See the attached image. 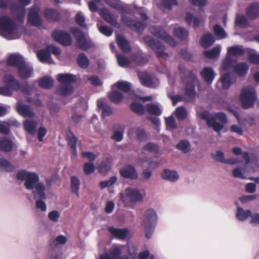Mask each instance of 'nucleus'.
<instances>
[{"label": "nucleus", "mask_w": 259, "mask_h": 259, "mask_svg": "<svg viewBox=\"0 0 259 259\" xmlns=\"http://www.w3.org/2000/svg\"><path fill=\"white\" fill-rule=\"evenodd\" d=\"M16 178L24 181L26 189L31 190L34 196L45 198V186L42 183L39 182V177L36 173L22 170L18 172Z\"/></svg>", "instance_id": "1"}, {"label": "nucleus", "mask_w": 259, "mask_h": 259, "mask_svg": "<svg viewBox=\"0 0 259 259\" xmlns=\"http://www.w3.org/2000/svg\"><path fill=\"white\" fill-rule=\"evenodd\" d=\"M3 81L6 85L5 87H0V95L5 96H11L13 91H21L25 94H30L35 90L33 84H28L27 83L21 84L12 75L6 74L4 76Z\"/></svg>", "instance_id": "2"}, {"label": "nucleus", "mask_w": 259, "mask_h": 259, "mask_svg": "<svg viewBox=\"0 0 259 259\" xmlns=\"http://www.w3.org/2000/svg\"><path fill=\"white\" fill-rule=\"evenodd\" d=\"M0 35L8 40L19 38L21 35V26L9 16L0 13Z\"/></svg>", "instance_id": "3"}, {"label": "nucleus", "mask_w": 259, "mask_h": 259, "mask_svg": "<svg viewBox=\"0 0 259 259\" xmlns=\"http://www.w3.org/2000/svg\"><path fill=\"white\" fill-rule=\"evenodd\" d=\"M182 81L186 83L185 99L187 101H191L195 97L196 92L195 86L200 87L199 81L195 74L191 71L187 70L183 65L179 66Z\"/></svg>", "instance_id": "4"}, {"label": "nucleus", "mask_w": 259, "mask_h": 259, "mask_svg": "<svg viewBox=\"0 0 259 259\" xmlns=\"http://www.w3.org/2000/svg\"><path fill=\"white\" fill-rule=\"evenodd\" d=\"M200 116L206 121L208 126L217 132H220L224 127L223 124L228 122L226 115L223 112L211 114L204 111L200 114Z\"/></svg>", "instance_id": "5"}, {"label": "nucleus", "mask_w": 259, "mask_h": 259, "mask_svg": "<svg viewBox=\"0 0 259 259\" xmlns=\"http://www.w3.org/2000/svg\"><path fill=\"white\" fill-rule=\"evenodd\" d=\"M57 79L61 84L57 89L56 93L63 96L71 94L73 91L71 83L76 81V76L71 74H59Z\"/></svg>", "instance_id": "6"}, {"label": "nucleus", "mask_w": 259, "mask_h": 259, "mask_svg": "<svg viewBox=\"0 0 259 259\" xmlns=\"http://www.w3.org/2000/svg\"><path fill=\"white\" fill-rule=\"evenodd\" d=\"M118 11L122 12L121 16V20L125 25L130 27L132 29L138 31V32H142L146 27V24L134 20L132 18L126 16L125 14H132V11L128 8L127 5L121 4V9L118 10Z\"/></svg>", "instance_id": "7"}, {"label": "nucleus", "mask_w": 259, "mask_h": 259, "mask_svg": "<svg viewBox=\"0 0 259 259\" xmlns=\"http://www.w3.org/2000/svg\"><path fill=\"white\" fill-rule=\"evenodd\" d=\"M240 101L244 108H249L259 102L254 88L252 86H246L241 90Z\"/></svg>", "instance_id": "8"}, {"label": "nucleus", "mask_w": 259, "mask_h": 259, "mask_svg": "<svg viewBox=\"0 0 259 259\" xmlns=\"http://www.w3.org/2000/svg\"><path fill=\"white\" fill-rule=\"evenodd\" d=\"M143 40L159 58L166 59L168 57V54L165 52V47L162 42L155 40L149 35L145 36L143 37Z\"/></svg>", "instance_id": "9"}, {"label": "nucleus", "mask_w": 259, "mask_h": 259, "mask_svg": "<svg viewBox=\"0 0 259 259\" xmlns=\"http://www.w3.org/2000/svg\"><path fill=\"white\" fill-rule=\"evenodd\" d=\"M70 31L75 37L78 46L81 50L85 51L93 46V44L91 39L89 38H87L83 32L78 27H71Z\"/></svg>", "instance_id": "10"}, {"label": "nucleus", "mask_w": 259, "mask_h": 259, "mask_svg": "<svg viewBox=\"0 0 259 259\" xmlns=\"http://www.w3.org/2000/svg\"><path fill=\"white\" fill-rule=\"evenodd\" d=\"M150 33L156 37L161 38L171 46H175L177 42L161 27L152 26L149 28Z\"/></svg>", "instance_id": "11"}, {"label": "nucleus", "mask_w": 259, "mask_h": 259, "mask_svg": "<svg viewBox=\"0 0 259 259\" xmlns=\"http://www.w3.org/2000/svg\"><path fill=\"white\" fill-rule=\"evenodd\" d=\"M18 1L19 3V5L16 4H11L10 10L16 18L21 21L24 18L25 7L30 4L31 0H18Z\"/></svg>", "instance_id": "12"}, {"label": "nucleus", "mask_w": 259, "mask_h": 259, "mask_svg": "<svg viewBox=\"0 0 259 259\" xmlns=\"http://www.w3.org/2000/svg\"><path fill=\"white\" fill-rule=\"evenodd\" d=\"M54 40L63 46H69L72 42V38L70 34L63 30H55L52 34Z\"/></svg>", "instance_id": "13"}, {"label": "nucleus", "mask_w": 259, "mask_h": 259, "mask_svg": "<svg viewBox=\"0 0 259 259\" xmlns=\"http://www.w3.org/2000/svg\"><path fill=\"white\" fill-rule=\"evenodd\" d=\"M138 76L142 84L146 87L155 88L159 84L158 79L153 80L151 76L146 72H139Z\"/></svg>", "instance_id": "14"}, {"label": "nucleus", "mask_w": 259, "mask_h": 259, "mask_svg": "<svg viewBox=\"0 0 259 259\" xmlns=\"http://www.w3.org/2000/svg\"><path fill=\"white\" fill-rule=\"evenodd\" d=\"M235 81L236 79L233 76L232 74L230 72H227L222 75L216 84V86L219 89L227 90Z\"/></svg>", "instance_id": "15"}, {"label": "nucleus", "mask_w": 259, "mask_h": 259, "mask_svg": "<svg viewBox=\"0 0 259 259\" xmlns=\"http://www.w3.org/2000/svg\"><path fill=\"white\" fill-rule=\"evenodd\" d=\"M125 194L132 203H136L142 201L144 196L141 191L132 188L126 189Z\"/></svg>", "instance_id": "16"}, {"label": "nucleus", "mask_w": 259, "mask_h": 259, "mask_svg": "<svg viewBox=\"0 0 259 259\" xmlns=\"http://www.w3.org/2000/svg\"><path fill=\"white\" fill-rule=\"evenodd\" d=\"M100 14L101 17L108 23L112 26L119 28L120 24L118 23L117 18H115L110 13L109 10L107 8H102L100 10Z\"/></svg>", "instance_id": "17"}, {"label": "nucleus", "mask_w": 259, "mask_h": 259, "mask_svg": "<svg viewBox=\"0 0 259 259\" xmlns=\"http://www.w3.org/2000/svg\"><path fill=\"white\" fill-rule=\"evenodd\" d=\"M127 135L130 138H136L141 141L144 140L147 137V134L144 129L139 126L130 127L128 131Z\"/></svg>", "instance_id": "18"}, {"label": "nucleus", "mask_w": 259, "mask_h": 259, "mask_svg": "<svg viewBox=\"0 0 259 259\" xmlns=\"http://www.w3.org/2000/svg\"><path fill=\"white\" fill-rule=\"evenodd\" d=\"M19 76L23 79H27L32 76L33 69L32 66L25 61L18 68Z\"/></svg>", "instance_id": "19"}, {"label": "nucleus", "mask_w": 259, "mask_h": 259, "mask_svg": "<svg viewBox=\"0 0 259 259\" xmlns=\"http://www.w3.org/2000/svg\"><path fill=\"white\" fill-rule=\"evenodd\" d=\"M29 22L34 26H39L42 24V21L38 15V9L32 7L30 9L28 15Z\"/></svg>", "instance_id": "20"}, {"label": "nucleus", "mask_w": 259, "mask_h": 259, "mask_svg": "<svg viewBox=\"0 0 259 259\" xmlns=\"http://www.w3.org/2000/svg\"><path fill=\"white\" fill-rule=\"evenodd\" d=\"M121 176L126 179L131 180L136 179L138 174L135 167L131 165H127L120 170Z\"/></svg>", "instance_id": "21"}, {"label": "nucleus", "mask_w": 259, "mask_h": 259, "mask_svg": "<svg viewBox=\"0 0 259 259\" xmlns=\"http://www.w3.org/2000/svg\"><path fill=\"white\" fill-rule=\"evenodd\" d=\"M14 144L11 138L7 136L0 137V151L10 152L12 150Z\"/></svg>", "instance_id": "22"}, {"label": "nucleus", "mask_w": 259, "mask_h": 259, "mask_svg": "<svg viewBox=\"0 0 259 259\" xmlns=\"http://www.w3.org/2000/svg\"><path fill=\"white\" fill-rule=\"evenodd\" d=\"M157 218L156 211L153 208H148L144 212L143 223L156 224Z\"/></svg>", "instance_id": "23"}, {"label": "nucleus", "mask_w": 259, "mask_h": 259, "mask_svg": "<svg viewBox=\"0 0 259 259\" xmlns=\"http://www.w3.org/2000/svg\"><path fill=\"white\" fill-rule=\"evenodd\" d=\"M246 14L252 20L259 17V3H254L250 4L246 10Z\"/></svg>", "instance_id": "24"}, {"label": "nucleus", "mask_w": 259, "mask_h": 259, "mask_svg": "<svg viewBox=\"0 0 259 259\" xmlns=\"http://www.w3.org/2000/svg\"><path fill=\"white\" fill-rule=\"evenodd\" d=\"M246 49L243 46L236 45L228 48L227 55L231 57L242 56L246 52Z\"/></svg>", "instance_id": "25"}, {"label": "nucleus", "mask_w": 259, "mask_h": 259, "mask_svg": "<svg viewBox=\"0 0 259 259\" xmlns=\"http://www.w3.org/2000/svg\"><path fill=\"white\" fill-rule=\"evenodd\" d=\"M25 62L23 57L19 54H12L9 56L7 63L9 65L13 66L17 69Z\"/></svg>", "instance_id": "26"}, {"label": "nucleus", "mask_w": 259, "mask_h": 259, "mask_svg": "<svg viewBox=\"0 0 259 259\" xmlns=\"http://www.w3.org/2000/svg\"><path fill=\"white\" fill-rule=\"evenodd\" d=\"M17 110L18 112L24 117H31L34 115L32 108L25 104L19 103L17 105Z\"/></svg>", "instance_id": "27"}, {"label": "nucleus", "mask_w": 259, "mask_h": 259, "mask_svg": "<svg viewBox=\"0 0 259 259\" xmlns=\"http://www.w3.org/2000/svg\"><path fill=\"white\" fill-rule=\"evenodd\" d=\"M185 21L190 25H192L196 28L201 25L202 22V19L201 16L193 15L191 13H187L185 16Z\"/></svg>", "instance_id": "28"}, {"label": "nucleus", "mask_w": 259, "mask_h": 259, "mask_svg": "<svg viewBox=\"0 0 259 259\" xmlns=\"http://www.w3.org/2000/svg\"><path fill=\"white\" fill-rule=\"evenodd\" d=\"M125 126L120 124H117L114 128L113 134L111 138L116 142H120L123 140Z\"/></svg>", "instance_id": "29"}, {"label": "nucleus", "mask_w": 259, "mask_h": 259, "mask_svg": "<svg viewBox=\"0 0 259 259\" xmlns=\"http://www.w3.org/2000/svg\"><path fill=\"white\" fill-rule=\"evenodd\" d=\"M161 177L165 180L175 182L179 180V175L176 170L165 169L161 173Z\"/></svg>", "instance_id": "30"}, {"label": "nucleus", "mask_w": 259, "mask_h": 259, "mask_svg": "<svg viewBox=\"0 0 259 259\" xmlns=\"http://www.w3.org/2000/svg\"><path fill=\"white\" fill-rule=\"evenodd\" d=\"M37 56L40 62L44 63L52 64V59L50 51L48 50H40L37 53Z\"/></svg>", "instance_id": "31"}, {"label": "nucleus", "mask_w": 259, "mask_h": 259, "mask_svg": "<svg viewBox=\"0 0 259 259\" xmlns=\"http://www.w3.org/2000/svg\"><path fill=\"white\" fill-rule=\"evenodd\" d=\"M67 241V238L65 236L63 235H59L55 238L52 239L50 240V248L58 249L65 244Z\"/></svg>", "instance_id": "32"}, {"label": "nucleus", "mask_w": 259, "mask_h": 259, "mask_svg": "<svg viewBox=\"0 0 259 259\" xmlns=\"http://www.w3.org/2000/svg\"><path fill=\"white\" fill-rule=\"evenodd\" d=\"M108 230L112 235L119 239H125L128 234V231L126 229H118L109 227Z\"/></svg>", "instance_id": "33"}, {"label": "nucleus", "mask_w": 259, "mask_h": 259, "mask_svg": "<svg viewBox=\"0 0 259 259\" xmlns=\"http://www.w3.org/2000/svg\"><path fill=\"white\" fill-rule=\"evenodd\" d=\"M200 73L205 81L208 84L212 83L215 76L214 70L210 67H205Z\"/></svg>", "instance_id": "34"}, {"label": "nucleus", "mask_w": 259, "mask_h": 259, "mask_svg": "<svg viewBox=\"0 0 259 259\" xmlns=\"http://www.w3.org/2000/svg\"><path fill=\"white\" fill-rule=\"evenodd\" d=\"M116 40L118 45L124 52L128 53L131 51V48L129 42L124 37L118 34L116 36Z\"/></svg>", "instance_id": "35"}, {"label": "nucleus", "mask_w": 259, "mask_h": 259, "mask_svg": "<svg viewBox=\"0 0 259 259\" xmlns=\"http://www.w3.org/2000/svg\"><path fill=\"white\" fill-rule=\"evenodd\" d=\"M97 105L99 109L102 111V116L104 118L112 114V109L109 105L104 103L103 99H99L98 100Z\"/></svg>", "instance_id": "36"}, {"label": "nucleus", "mask_w": 259, "mask_h": 259, "mask_svg": "<svg viewBox=\"0 0 259 259\" xmlns=\"http://www.w3.org/2000/svg\"><path fill=\"white\" fill-rule=\"evenodd\" d=\"M249 66L245 63H239L233 66L234 71L239 76H245L248 70Z\"/></svg>", "instance_id": "37"}, {"label": "nucleus", "mask_w": 259, "mask_h": 259, "mask_svg": "<svg viewBox=\"0 0 259 259\" xmlns=\"http://www.w3.org/2000/svg\"><path fill=\"white\" fill-rule=\"evenodd\" d=\"M38 84L43 89H50L54 86V80L50 76H45L38 80Z\"/></svg>", "instance_id": "38"}, {"label": "nucleus", "mask_w": 259, "mask_h": 259, "mask_svg": "<svg viewBox=\"0 0 259 259\" xmlns=\"http://www.w3.org/2000/svg\"><path fill=\"white\" fill-rule=\"evenodd\" d=\"M215 40L214 37L212 34L207 33L201 38L200 44L204 48H207L213 45Z\"/></svg>", "instance_id": "39"}, {"label": "nucleus", "mask_w": 259, "mask_h": 259, "mask_svg": "<svg viewBox=\"0 0 259 259\" xmlns=\"http://www.w3.org/2000/svg\"><path fill=\"white\" fill-rule=\"evenodd\" d=\"M221 50V46L217 45L210 50L204 51V54L209 59H214L220 56Z\"/></svg>", "instance_id": "40"}, {"label": "nucleus", "mask_w": 259, "mask_h": 259, "mask_svg": "<svg viewBox=\"0 0 259 259\" xmlns=\"http://www.w3.org/2000/svg\"><path fill=\"white\" fill-rule=\"evenodd\" d=\"M123 246L119 245H115L111 250V257L112 259H129L128 256L124 255L121 256V250Z\"/></svg>", "instance_id": "41"}, {"label": "nucleus", "mask_w": 259, "mask_h": 259, "mask_svg": "<svg viewBox=\"0 0 259 259\" xmlns=\"http://www.w3.org/2000/svg\"><path fill=\"white\" fill-rule=\"evenodd\" d=\"M116 87L119 90L125 93H128L130 91L132 88V84L128 81L124 80H119L113 85V88Z\"/></svg>", "instance_id": "42"}, {"label": "nucleus", "mask_w": 259, "mask_h": 259, "mask_svg": "<svg viewBox=\"0 0 259 259\" xmlns=\"http://www.w3.org/2000/svg\"><path fill=\"white\" fill-rule=\"evenodd\" d=\"M37 123L32 120H25L24 121V128L30 134L35 133Z\"/></svg>", "instance_id": "43"}, {"label": "nucleus", "mask_w": 259, "mask_h": 259, "mask_svg": "<svg viewBox=\"0 0 259 259\" xmlns=\"http://www.w3.org/2000/svg\"><path fill=\"white\" fill-rule=\"evenodd\" d=\"M146 109L149 113L154 115L159 116L162 113L160 106L157 104H148L146 106Z\"/></svg>", "instance_id": "44"}, {"label": "nucleus", "mask_w": 259, "mask_h": 259, "mask_svg": "<svg viewBox=\"0 0 259 259\" xmlns=\"http://www.w3.org/2000/svg\"><path fill=\"white\" fill-rule=\"evenodd\" d=\"M46 18L50 20L57 21L60 18V15L58 11L53 9H46L44 11Z\"/></svg>", "instance_id": "45"}, {"label": "nucleus", "mask_w": 259, "mask_h": 259, "mask_svg": "<svg viewBox=\"0 0 259 259\" xmlns=\"http://www.w3.org/2000/svg\"><path fill=\"white\" fill-rule=\"evenodd\" d=\"M109 99L111 101L115 103H119L123 100V95L118 91H112L108 94Z\"/></svg>", "instance_id": "46"}, {"label": "nucleus", "mask_w": 259, "mask_h": 259, "mask_svg": "<svg viewBox=\"0 0 259 259\" xmlns=\"http://www.w3.org/2000/svg\"><path fill=\"white\" fill-rule=\"evenodd\" d=\"M251 211L249 210H244L242 208L238 207L237 208V211L236 213V218L239 221H244L246 220L248 217L251 218Z\"/></svg>", "instance_id": "47"}, {"label": "nucleus", "mask_w": 259, "mask_h": 259, "mask_svg": "<svg viewBox=\"0 0 259 259\" xmlns=\"http://www.w3.org/2000/svg\"><path fill=\"white\" fill-rule=\"evenodd\" d=\"M80 181L76 176H72L71 178V189L72 193L75 194L77 196H79V189L80 186Z\"/></svg>", "instance_id": "48"}, {"label": "nucleus", "mask_w": 259, "mask_h": 259, "mask_svg": "<svg viewBox=\"0 0 259 259\" xmlns=\"http://www.w3.org/2000/svg\"><path fill=\"white\" fill-rule=\"evenodd\" d=\"M174 35L181 39H185L189 34L188 30L181 27L176 28L173 32Z\"/></svg>", "instance_id": "49"}, {"label": "nucleus", "mask_w": 259, "mask_h": 259, "mask_svg": "<svg viewBox=\"0 0 259 259\" xmlns=\"http://www.w3.org/2000/svg\"><path fill=\"white\" fill-rule=\"evenodd\" d=\"M177 148L181 150L184 153H187L190 151L191 145L190 142L186 140H181L177 145Z\"/></svg>", "instance_id": "50"}, {"label": "nucleus", "mask_w": 259, "mask_h": 259, "mask_svg": "<svg viewBox=\"0 0 259 259\" xmlns=\"http://www.w3.org/2000/svg\"><path fill=\"white\" fill-rule=\"evenodd\" d=\"M178 4V2L177 0H162V3L158 5V7L161 9L171 10L174 7L177 6Z\"/></svg>", "instance_id": "51"}, {"label": "nucleus", "mask_w": 259, "mask_h": 259, "mask_svg": "<svg viewBox=\"0 0 259 259\" xmlns=\"http://www.w3.org/2000/svg\"><path fill=\"white\" fill-rule=\"evenodd\" d=\"M77 63L81 68L85 69L88 67L90 61L87 56L84 53H81L78 56Z\"/></svg>", "instance_id": "52"}, {"label": "nucleus", "mask_w": 259, "mask_h": 259, "mask_svg": "<svg viewBox=\"0 0 259 259\" xmlns=\"http://www.w3.org/2000/svg\"><path fill=\"white\" fill-rule=\"evenodd\" d=\"M0 169L7 171H11L14 170L15 167L9 161L0 158Z\"/></svg>", "instance_id": "53"}, {"label": "nucleus", "mask_w": 259, "mask_h": 259, "mask_svg": "<svg viewBox=\"0 0 259 259\" xmlns=\"http://www.w3.org/2000/svg\"><path fill=\"white\" fill-rule=\"evenodd\" d=\"M213 31L217 37L220 39L226 38L227 36L224 28L219 24H215L213 26Z\"/></svg>", "instance_id": "54"}, {"label": "nucleus", "mask_w": 259, "mask_h": 259, "mask_svg": "<svg viewBox=\"0 0 259 259\" xmlns=\"http://www.w3.org/2000/svg\"><path fill=\"white\" fill-rule=\"evenodd\" d=\"M131 110L139 115H142L145 113L144 107L143 105L137 102H134L131 105Z\"/></svg>", "instance_id": "55"}, {"label": "nucleus", "mask_w": 259, "mask_h": 259, "mask_svg": "<svg viewBox=\"0 0 259 259\" xmlns=\"http://www.w3.org/2000/svg\"><path fill=\"white\" fill-rule=\"evenodd\" d=\"M35 199H38L36 201V207L37 208L40 209L42 211H46L47 210V205L44 201L46 199V195L45 193V198H41L38 196H34Z\"/></svg>", "instance_id": "56"}, {"label": "nucleus", "mask_w": 259, "mask_h": 259, "mask_svg": "<svg viewBox=\"0 0 259 259\" xmlns=\"http://www.w3.org/2000/svg\"><path fill=\"white\" fill-rule=\"evenodd\" d=\"M48 259H62V253L59 249L50 248L49 250Z\"/></svg>", "instance_id": "57"}, {"label": "nucleus", "mask_w": 259, "mask_h": 259, "mask_svg": "<svg viewBox=\"0 0 259 259\" xmlns=\"http://www.w3.org/2000/svg\"><path fill=\"white\" fill-rule=\"evenodd\" d=\"M143 150L145 151L157 154L159 151V148L156 144L149 142L143 147Z\"/></svg>", "instance_id": "58"}, {"label": "nucleus", "mask_w": 259, "mask_h": 259, "mask_svg": "<svg viewBox=\"0 0 259 259\" xmlns=\"http://www.w3.org/2000/svg\"><path fill=\"white\" fill-rule=\"evenodd\" d=\"M145 227V236L148 239H150L154 233L155 224H144Z\"/></svg>", "instance_id": "59"}, {"label": "nucleus", "mask_w": 259, "mask_h": 259, "mask_svg": "<svg viewBox=\"0 0 259 259\" xmlns=\"http://www.w3.org/2000/svg\"><path fill=\"white\" fill-rule=\"evenodd\" d=\"M175 113L177 118L179 120H184L187 116V111L183 106H180L176 108Z\"/></svg>", "instance_id": "60"}, {"label": "nucleus", "mask_w": 259, "mask_h": 259, "mask_svg": "<svg viewBox=\"0 0 259 259\" xmlns=\"http://www.w3.org/2000/svg\"><path fill=\"white\" fill-rule=\"evenodd\" d=\"M248 23L247 18L243 15L237 14L236 18V24L241 27H244Z\"/></svg>", "instance_id": "61"}, {"label": "nucleus", "mask_w": 259, "mask_h": 259, "mask_svg": "<svg viewBox=\"0 0 259 259\" xmlns=\"http://www.w3.org/2000/svg\"><path fill=\"white\" fill-rule=\"evenodd\" d=\"M116 57L118 62V65L122 67L126 66L129 64V60L124 56L119 54L116 52Z\"/></svg>", "instance_id": "62"}, {"label": "nucleus", "mask_w": 259, "mask_h": 259, "mask_svg": "<svg viewBox=\"0 0 259 259\" xmlns=\"http://www.w3.org/2000/svg\"><path fill=\"white\" fill-rule=\"evenodd\" d=\"M107 5L118 11L121 9V3L119 0H104Z\"/></svg>", "instance_id": "63"}, {"label": "nucleus", "mask_w": 259, "mask_h": 259, "mask_svg": "<svg viewBox=\"0 0 259 259\" xmlns=\"http://www.w3.org/2000/svg\"><path fill=\"white\" fill-rule=\"evenodd\" d=\"M67 139L68 140V145L71 148L76 147L78 142L77 138L74 135L72 132H68L67 134Z\"/></svg>", "instance_id": "64"}]
</instances>
